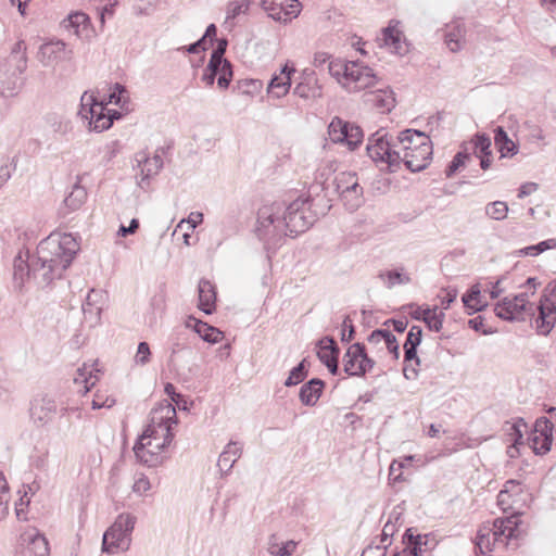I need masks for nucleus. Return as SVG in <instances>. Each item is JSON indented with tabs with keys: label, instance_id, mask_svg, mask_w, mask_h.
Here are the masks:
<instances>
[{
	"label": "nucleus",
	"instance_id": "obj_1",
	"mask_svg": "<svg viewBox=\"0 0 556 556\" xmlns=\"http://www.w3.org/2000/svg\"><path fill=\"white\" fill-rule=\"evenodd\" d=\"M80 247L72 233H51L40 241L36 254L20 252L13 264L15 287L22 289L25 281L34 279L40 287L50 285L63 276Z\"/></svg>",
	"mask_w": 556,
	"mask_h": 556
},
{
	"label": "nucleus",
	"instance_id": "obj_2",
	"mask_svg": "<svg viewBox=\"0 0 556 556\" xmlns=\"http://www.w3.org/2000/svg\"><path fill=\"white\" fill-rule=\"evenodd\" d=\"M315 222L316 214L311 210L309 198L301 195L289 203L276 201L260 207L255 235L266 249L277 248L286 237L295 238Z\"/></svg>",
	"mask_w": 556,
	"mask_h": 556
},
{
	"label": "nucleus",
	"instance_id": "obj_3",
	"mask_svg": "<svg viewBox=\"0 0 556 556\" xmlns=\"http://www.w3.org/2000/svg\"><path fill=\"white\" fill-rule=\"evenodd\" d=\"M327 70L350 92L370 88L377 81L372 68L361 61L331 60Z\"/></svg>",
	"mask_w": 556,
	"mask_h": 556
},
{
	"label": "nucleus",
	"instance_id": "obj_4",
	"mask_svg": "<svg viewBox=\"0 0 556 556\" xmlns=\"http://www.w3.org/2000/svg\"><path fill=\"white\" fill-rule=\"evenodd\" d=\"M366 151L381 169L394 173L401 168V151L397 149L396 139L384 129L381 128L369 136Z\"/></svg>",
	"mask_w": 556,
	"mask_h": 556
},
{
	"label": "nucleus",
	"instance_id": "obj_5",
	"mask_svg": "<svg viewBox=\"0 0 556 556\" xmlns=\"http://www.w3.org/2000/svg\"><path fill=\"white\" fill-rule=\"evenodd\" d=\"M136 521V516L131 514L118 515L114 523L103 534L102 552L115 554L118 549L122 552L128 551Z\"/></svg>",
	"mask_w": 556,
	"mask_h": 556
},
{
	"label": "nucleus",
	"instance_id": "obj_6",
	"mask_svg": "<svg viewBox=\"0 0 556 556\" xmlns=\"http://www.w3.org/2000/svg\"><path fill=\"white\" fill-rule=\"evenodd\" d=\"M177 424L176 409L166 404L151 412L150 424L139 439L162 441L167 435L174 439L173 426Z\"/></svg>",
	"mask_w": 556,
	"mask_h": 556
},
{
	"label": "nucleus",
	"instance_id": "obj_7",
	"mask_svg": "<svg viewBox=\"0 0 556 556\" xmlns=\"http://www.w3.org/2000/svg\"><path fill=\"white\" fill-rule=\"evenodd\" d=\"M26 68L27 60L24 56L0 61V96L12 97L21 90L24 84L21 75Z\"/></svg>",
	"mask_w": 556,
	"mask_h": 556
},
{
	"label": "nucleus",
	"instance_id": "obj_8",
	"mask_svg": "<svg viewBox=\"0 0 556 556\" xmlns=\"http://www.w3.org/2000/svg\"><path fill=\"white\" fill-rule=\"evenodd\" d=\"M168 361L170 369L178 371L193 357V350L189 343V332L186 328L176 329L168 339Z\"/></svg>",
	"mask_w": 556,
	"mask_h": 556
},
{
	"label": "nucleus",
	"instance_id": "obj_9",
	"mask_svg": "<svg viewBox=\"0 0 556 556\" xmlns=\"http://www.w3.org/2000/svg\"><path fill=\"white\" fill-rule=\"evenodd\" d=\"M328 135L333 143H341L355 150L364 139L363 129L354 124L343 121L340 117H333L328 126Z\"/></svg>",
	"mask_w": 556,
	"mask_h": 556
},
{
	"label": "nucleus",
	"instance_id": "obj_10",
	"mask_svg": "<svg viewBox=\"0 0 556 556\" xmlns=\"http://www.w3.org/2000/svg\"><path fill=\"white\" fill-rule=\"evenodd\" d=\"M556 282H549L538 305L539 315L535 319V329L539 334L547 336L556 324Z\"/></svg>",
	"mask_w": 556,
	"mask_h": 556
},
{
	"label": "nucleus",
	"instance_id": "obj_11",
	"mask_svg": "<svg viewBox=\"0 0 556 556\" xmlns=\"http://www.w3.org/2000/svg\"><path fill=\"white\" fill-rule=\"evenodd\" d=\"M376 362L367 355L364 343H353L343 356L344 371L349 376L363 377L371 370Z\"/></svg>",
	"mask_w": 556,
	"mask_h": 556
},
{
	"label": "nucleus",
	"instance_id": "obj_12",
	"mask_svg": "<svg viewBox=\"0 0 556 556\" xmlns=\"http://www.w3.org/2000/svg\"><path fill=\"white\" fill-rule=\"evenodd\" d=\"M170 443V435H167L162 441L138 439L135 443L134 452L140 463L148 467H156L164 460V456L161 453L169 446Z\"/></svg>",
	"mask_w": 556,
	"mask_h": 556
},
{
	"label": "nucleus",
	"instance_id": "obj_13",
	"mask_svg": "<svg viewBox=\"0 0 556 556\" xmlns=\"http://www.w3.org/2000/svg\"><path fill=\"white\" fill-rule=\"evenodd\" d=\"M424 142H417L413 151L401 154V164L412 173L424 170L432 159V142L428 135H419Z\"/></svg>",
	"mask_w": 556,
	"mask_h": 556
},
{
	"label": "nucleus",
	"instance_id": "obj_14",
	"mask_svg": "<svg viewBox=\"0 0 556 556\" xmlns=\"http://www.w3.org/2000/svg\"><path fill=\"white\" fill-rule=\"evenodd\" d=\"M262 9L274 21L288 23L301 12L299 0H261Z\"/></svg>",
	"mask_w": 556,
	"mask_h": 556
},
{
	"label": "nucleus",
	"instance_id": "obj_15",
	"mask_svg": "<svg viewBox=\"0 0 556 556\" xmlns=\"http://www.w3.org/2000/svg\"><path fill=\"white\" fill-rule=\"evenodd\" d=\"M553 429L554 426L548 418L540 417L535 420L528 441L536 455H544L551 450L553 443Z\"/></svg>",
	"mask_w": 556,
	"mask_h": 556
},
{
	"label": "nucleus",
	"instance_id": "obj_16",
	"mask_svg": "<svg viewBox=\"0 0 556 556\" xmlns=\"http://www.w3.org/2000/svg\"><path fill=\"white\" fill-rule=\"evenodd\" d=\"M160 152L164 154L166 149L164 147L157 149L156 153L151 159L144 151L136 153L135 161L137 162V166L140 168V179L138 181L140 188L144 189L149 186L150 179L156 176L163 168V159Z\"/></svg>",
	"mask_w": 556,
	"mask_h": 556
},
{
	"label": "nucleus",
	"instance_id": "obj_17",
	"mask_svg": "<svg viewBox=\"0 0 556 556\" xmlns=\"http://www.w3.org/2000/svg\"><path fill=\"white\" fill-rule=\"evenodd\" d=\"M16 556H49V543L37 529L25 531L20 536Z\"/></svg>",
	"mask_w": 556,
	"mask_h": 556
},
{
	"label": "nucleus",
	"instance_id": "obj_18",
	"mask_svg": "<svg viewBox=\"0 0 556 556\" xmlns=\"http://www.w3.org/2000/svg\"><path fill=\"white\" fill-rule=\"evenodd\" d=\"M56 403L48 395H39L31 401L30 418L37 426H43L52 420L56 414Z\"/></svg>",
	"mask_w": 556,
	"mask_h": 556
},
{
	"label": "nucleus",
	"instance_id": "obj_19",
	"mask_svg": "<svg viewBox=\"0 0 556 556\" xmlns=\"http://www.w3.org/2000/svg\"><path fill=\"white\" fill-rule=\"evenodd\" d=\"M72 50L66 49L63 40H51L40 46L37 59L43 66L71 59Z\"/></svg>",
	"mask_w": 556,
	"mask_h": 556
},
{
	"label": "nucleus",
	"instance_id": "obj_20",
	"mask_svg": "<svg viewBox=\"0 0 556 556\" xmlns=\"http://www.w3.org/2000/svg\"><path fill=\"white\" fill-rule=\"evenodd\" d=\"M495 315L507 321L523 320V304H519L513 298L502 299L494 308Z\"/></svg>",
	"mask_w": 556,
	"mask_h": 556
},
{
	"label": "nucleus",
	"instance_id": "obj_21",
	"mask_svg": "<svg viewBox=\"0 0 556 556\" xmlns=\"http://www.w3.org/2000/svg\"><path fill=\"white\" fill-rule=\"evenodd\" d=\"M295 72L294 67H289L286 64L279 74H275L267 87L268 93L276 98L286 96L291 87V75Z\"/></svg>",
	"mask_w": 556,
	"mask_h": 556
},
{
	"label": "nucleus",
	"instance_id": "obj_22",
	"mask_svg": "<svg viewBox=\"0 0 556 556\" xmlns=\"http://www.w3.org/2000/svg\"><path fill=\"white\" fill-rule=\"evenodd\" d=\"M205 70L217 77L219 88H228L232 78L231 63L228 60H218L216 56H211Z\"/></svg>",
	"mask_w": 556,
	"mask_h": 556
},
{
	"label": "nucleus",
	"instance_id": "obj_23",
	"mask_svg": "<svg viewBox=\"0 0 556 556\" xmlns=\"http://www.w3.org/2000/svg\"><path fill=\"white\" fill-rule=\"evenodd\" d=\"M242 450V444L238 441H230L224 447L217 460L222 476L227 475L232 469L236 462L241 457Z\"/></svg>",
	"mask_w": 556,
	"mask_h": 556
},
{
	"label": "nucleus",
	"instance_id": "obj_24",
	"mask_svg": "<svg viewBox=\"0 0 556 556\" xmlns=\"http://www.w3.org/2000/svg\"><path fill=\"white\" fill-rule=\"evenodd\" d=\"M199 308L210 315L215 311L216 291L214 285L202 278L198 285Z\"/></svg>",
	"mask_w": 556,
	"mask_h": 556
},
{
	"label": "nucleus",
	"instance_id": "obj_25",
	"mask_svg": "<svg viewBox=\"0 0 556 556\" xmlns=\"http://www.w3.org/2000/svg\"><path fill=\"white\" fill-rule=\"evenodd\" d=\"M324 388L325 382L321 379L312 378L301 387L299 393L300 401L303 405L314 406L318 402Z\"/></svg>",
	"mask_w": 556,
	"mask_h": 556
},
{
	"label": "nucleus",
	"instance_id": "obj_26",
	"mask_svg": "<svg viewBox=\"0 0 556 556\" xmlns=\"http://www.w3.org/2000/svg\"><path fill=\"white\" fill-rule=\"evenodd\" d=\"M185 328H192L202 340L208 343H217L224 338V334L220 330L208 325L205 321L198 320L195 318L190 317L189 320L186 323Z\"/></svg>",
	"mask_w": 556,
	"mask_h": 556
},
{
	"label": "nucleus",
	"instance_id": "obj_27",
	"mask_svg": "<svg viewBox=\"0 0 556 556\" xmlns=\"http://www.w3.org/2000/svg\"><path fill=\"white\" fill-rule=\"evenodd\" d=\"M367 101L375 108L380 110L381 113H389L395 106L394 93L390 89H379L368 93Z\"/></svg>",
	"mask_w": 556,
	"mask_h": 556
},
{
	"label": "nucleus",
	"instance_id": "obj_28",
	"mask_svg": "<svg viewBox=\"0 0 556 556\" xmlns=\"http://www.w3.org/2000/svg\"><path fill=\"white\" fill-rule=\"evenodd\" d=\"M494 143L501 153V157H511L518 152V146L508 137L502 126L494 129Z\"/></svg>",
	"mask_w": 556,
	"mask_h": 556
},
{
	"label": "nucleus",
	"instance_id": "obj_29",
	"mask_svg": "<svg viewBox=\"0 0 556 556\" xmlns=\"http://www.w3.org/2000/svg\"><path fill=\"white\" fill-rule=\"evenodd\" d=\"M89 24L90 21L88 15L84 12L77 11L71 13L65 20H63L61 25L68 31H73L74 35L81 37Z\"/></svg>",
	"mask_w": 556,
	"mask_h": 556
},
{
	"label": "nucleus",
	"instance_id": "obj_30",
	"mask_svg": "<svg viewBox=\"0 0 556 556\" xmlns=\"http://www.w3.org/2000/svg\"><path fill=\"white\" fill-rule=\"evenodd\" d=\"M465 28L459 23L448 26L444 34V42L451 52H458L465 42Z\"/></svg>",
	"mask_w": 556,
	"mask_h": 556
},
{
	"label": "nucleus",
	"instance_id": "obj_31",
	"mask_svg": "<svg viewBox=\"0 0 556 556\" xmlns=\"http://www.w3.org/2000/svg\"><path fill=\"white\" fill-rule=\"evenodd\" d=\"M419 135H427L424 131L416 130V129H405L401 131L396 137V143L397 149L401 151V154L413 151L414 146L417 144V142H424Z\"/></svg>",
	"mask_w": 556,
	"mask_h": 556
},
{
	"label": "nucleus",
	"instance_id": "obj_32",
	"mask_svg": "<svg viewBox=\"0 0 556 556\" xmlns=\"http://www.w3.org/2000/svg\"><path fill=\"white\" fill-rule=\"evenodd\" d=\"M103 111H105V106L98 102L94 96L88 94L87 92L81 96L79 115L84 119L90 122L94 117V114L102 113Z\"/></svg>",
	"mask_w": 556,
	"mask_h": 556
},
{
	"label": "nucleus",
	"instance_id": "obj_33",
	"mask_svg": "<svg viewBox=\"0 0 556 556\" xmlns=\"http://www.w3.org/2000/svg\"><path fill=\"white\" fill-rule=\"evenodd\" d=\"M378 277L384 281L388 289H392L397 285H407L412 281L410 276L405 271L404 267L381 271Z\"/></svg>",
	"mask_w": 556,
	"mask_h": 556
},
{
	"label": "nucleus",
	"instance_id": "obj_34",
	"mask_svg": "<svg viewBox=\"0 0 556 556\" xmlns=\"http://www.w3.org/2000/svg\"><path fill=\"white\" fill-rule=\"evenodd\" d=\"M338 195H340L344 206L351 212L356 211L364 202L363 188L359 185L342 191Z\"/></svg>",
	"mask_w": 556,
	"mask_h": 556
},
{
	"label": "nucleus",
	"instance_id": "obj_35",
	"mask_svg": "<svg viewBox=\"0 0 556 556\" xmlns=\"http://www.w3.org/2000/svg\"><path fill=\"white\" fill-rule=\"evenodd\" d=\"M87 198V191L85 187L79 184H75L70 194L64 199V205L70 211H76L85 203Z\"/></svg>",
	"mask_w": 556,
	"mask_h": 556
},
{
	"label": "nucleus",
	"instance_id": "obj_36",
	"mask_svg": "<svg viewBox=\"0 0 556 556\" xmlns=\"http://www.w3.org/2000/svg\"><path fill=\"white\" fill-rule=\"evenodd\" d=\"M357 185L359 184L356 174L350 172H342L338 174L332 181L333 190L337 194Z\"/></svg>",
	"mask_w": 556,
	"mask_h": 556
},
{
	"label": "nucleus",
	"instance_id": "obj_37",
	"mask_svg": "<svg viewBox=\"0 0 556 556\" xmlns=\"http://www.w3.org/2000/svg\"><path fill=\"white\" fill-rule=\"evenodd\" d=\"M518 525V517L510 516L506 519H496L494 522V527L497 529L493 534L496 535H505L507 538L515 536V531Z\"/></svg>",
	"mask_w": 556,
	"mask_h": 556
},
{
	"label": "nucleus",
	"instance_id": "obj_38",
	"mask_svg": "<svg viewBox=\"0 0 556 556\" xmlns=\"http://www.w3.org/2000/svg\"><path fill=\"white\" fill-rule=\"evenodd\" d=\"M473 144V152L476 156L492 155L491 151V138L484 132H478L471 140Z\"/></svg>",
	"mask_w": 556,
	"mask_h": 556
},
{
	"label": "nucleus",
	"instance_id": "obj_39",
	"mask_svg": "<svg viewBox=\"0 0 556 556\" xmlns=\"http://www.w3.org/2000/svg\"><path fill=\"white\" fill-rule=\"evenodd\" d=\"M308 369L306 359H302L295 367L290 370L288 378L285 381L286 387H293L301 383L307 376Z\"/></svg>",
	"mask_w": 556,
	"mask_h": 556
},
{
	"label": "nucleus",
	"instance_id": "obj_40",
	"mask_svg": "<svg viewBox=\"0 0 556 556\" xmlns=\"http://www.w3.org/2000/svg\"><path fill=\"white\" fill-rule=\"evenodd\" d=\"M485 215L494 220H503L507 217L508 205L504 201H494L485 205Z\"/></svg>",
	"mask_w": 556,
	"mask_h": 556
},
{
	"label": "nucleus",
	"instance_id": "obj_41",
	"mask_svg": "<svg viewBox=\"0 0 556 556\" xmlns=\"http://www.w3.org/2000/svg\"><path fill=\"white\" fill-rule=\"evenodd\" d=\"M445 314L443 311H439L438 306H433L424 323L427 328L431 331L439 332L443 327Z\"/></svg>",
	"mask_w": 556,
	"mask_h": 556
},
{
	"label": "nucleus",
	"instance_id": "obj_42",
	"mask_svg": "<svg viewBox=\"0 0 556 556\" xmlns=\"http://www.w3.org/2000/svg\"><path fill=\"white\" fill-rule=\"evenodd\" d=\"M382 40H383V43L391 48L393 50V52L397 53V54H402V45H401V33L391 28V27H387L383 29V33H382Z\"/></svg>",
	"mask_w": 556,
	"mask_h": 556
},
{
	"label": "nucleus",
	"instance_id": "obj_43",
	"mask_svg": "<svg viewBox=\"0 0 556 556\" xmlns=\"http://www.w3.org/2000/svg\"><path fill=\"white\" fill-rule=\"evenodd\" d=\"M97 379V376H93L92 371L88 370L87 366L84 365L77 369L74 382L77 384H84V392L87 393L94 386Z\"/></svg>",
	"mask_w": 556,
	"mask_h": 556
},
{
	"label": "nucleus",
	"instance_id": "obj_44",
	"mask_svg": "<svg viewBox=\"0 0 556 556\" xmlns=\"http://www.w3.org/2000/svg\"><path fill=\"white\" fill-rule=\"evenodd\" d=\"M432 307L430 306H420L415 303H409L406 305H403L401 307V311L403 313H407L410 315V317L415 320L424 321V318L428 316Z\"/></svg>",
	"mask_w": 556,
	"mask_h": 556
},
{
	"label": "nucleus",
	"instance_id": "obj_45",
	"mask_svg": "<svg viewBox=\"0 0 556 556\" xmlns=\"http://www.w3.org/2000/svg\"><path fill=\"white\" fill-rule=\"evenodd\" d=\"M462 301L465 307L468 309L469 315L483 311L488 305L486 302L482 301V299H478L477 296L471 295L468 291L463 294Z\"/></svg>",
	"mask_w": 556,
	"mask_h": 556
},
{
	"label": "nucleus",
	"instance_id": "obj_46",
	"mask_svg": "<svg viewBox=\"0 0 556 556\" xmlns=\"http://www.w3.org/2000/svg\"><path fill=\"white\" fill-rule=\"evenodd\" d=\"M470 157V154L466 151H459L455 154L453 160L450 162L445 169V175L447 178H451L454 176V174L465 165L466 160Z\"/></svg>",
	"mask_w": 556,
	"mask_h": 556
},
{
	"label": "nucleus",
	"instance_id": "obj_47",
	"mask_svg": "<svg viewBox=\"0 0 556 556\" xmlns=\"http://www.w3.org/2000/svg\"><path fill=\"white\" fill-rule=\"evenodd\" d=\"M113 125V117L102 113L94 114V117L89 122V126L94 131H103Z\"/></svg>",
	"mask_w": 556,
	"mask_h": 556
},
{
	"label": "nucleus",
	"instance_id": "obj_48",
	"mask_svg": "<svg viewBox=\"0 0 556 556\" xmlns=\"http://www.w3.org/2000/svg\"><path fill=\"white\" fill-rule=\"evenodd\" d=\"M293 94L302 98V99H311L320 97V89L316 86H311L308 84L300 83L293 89Z\"/></svg>",
	"mask_w": 556,
	"mask_h": 556
},
{
	"label": "nucleus",
	"instance_id": "obj_49",
	"mask_svg": "<svg viewBox=\"0 0 556 556\" xmlns=\"http://www.w3.org/2000/svg\"><path fill=\"white\" fill-rule=\"evenodd\" d=\"M528 426L526 422H523L522 419H519L518 421L509 425V428L507 429L508 431V435L511 437V440H513V444L516 445H521L523 444V430L522 429H527Z\"/></svg>",
	"mask_w": 556,
	"mask_h": 556
},
{
	"label": "nucleus",
	"instance_id": "obj_50",
	"mask_svg": "<svg viewBox=\"0 0 556 556\" xmlns=\"http://www.w3.org/2000/svg\"><path fill=\"white\" fill-rule=\"evenodd\" d=\"M422 339V328L417 325H413L407 332L406 341L404 346L418 348Z\"/></svg>",
	"mask_w": 556,
	"mask_h": 556
},
{
	"label": "nucleus",
	"instance_id": "obj_51",
	"mask_svg": "<svg viewBox=\"0 0 556 556\" xmlns=\"http://www.w3.org/2000/svg\"><path fill=\"white\" fill-rule=\"evenodd\" d=\"M296 543L294 541H288L282 545H273L269 548V553L273 556H290L294 553Z\"/></svg>",
	"mask_w": 556,
	"mask_h": 556
},
{
	"label": "nucleus",
	"instance_id": "obj_52",
	"mask_svg": "<svg viewBox=\"0 0 556 556\" xmlns=\"http://www.w3.org/2000/svg\"><path fill=\"white\" fill-rule=\"evenodd\" d=\"M127 92L126 88L122 86L121 84L116 83L114 85V88L112 92L109 96L110 103H114L115 105H118L121 108H124L126 103V99L124 94Z\"/></svg>",
	"mask_w": 556,
	"mask_h": 556
},
{
	"label": "nucleus",
	"instance_id": "obj_53",
	"mask_svg": "<svg viewBox=\"0 0 556 556\" xmlns=\"http://www.w3.org/2000/svg\"><path fill=\"white\" fill-rule=\"evenodd\" d=\"M83 312L86 320L91 324H97L100 320L101 307L96 306L90 302L83 304Z\"/></svg>",
	"mask_w": 556,
	"mask_h": 556
},
{
	"label": "nucleus",
	"instance_id": "obj_54",
	"mask_svg": "<svg viewBox=\"0 0 556 556\" xmlns=\"http://www.w3.org/2000/svg\"><path fill=\"white\" fill-rule=\"evenodd\" d=\"M151 351L150 346L146 341L138 344L135 362L138 365H146L150 362Z\"/></svg>",
	"mask_w": 556,
	"mask_h": 556
},
{
	"label": "nucleus",
	"instance_id": "obj_55",
	"mask_svg": "<svg viewBox=\"0 0 556 556\" xmlns=\"http://www.w3.org/2000/svg\"><path fill=\"white\" fill-rule=\"evenodd\" d=\"M17 166V156H13L7 164L0 166V184L4 185L15 172Z\"/></svg>",
	"mask_w": 556,
	"mask_h": 556
},
{
	"label": "nucleus",
	"instance_id": "obj_56",
	"mask_svg": "<svg viewBox=\"0 0 556 556\" xmlns=\"http://www.w3.org/2000/svg\"><path fill=\"white\" fill-rule=\"evenodd\" d=\"M355 334V327L353 325V320L349 315H346L342 321V330H341V341L350 342Z\"/></svg>",
	"mask_w": 556,
	"mask_h": 556
},
{
	"label": "nucleus",
	"instance_id": "obj_57",
	"mask_svg": "<svg viewBox=\"0 0 556 556\" xmlns=\"http://www.w3.org/2000/svg\"><path fill=\"white\" fill-rule=\"evenodd\" d=\"M249 8V3L244 0H237L228 5L227 18H236L241 13L245 12Z\"/></svg>",
	"mask_w": 556,
	"mask_h": 556
},
{
	"label": "nucleus",
	"instance_id": "obj_58",
	"mask_svg": "<svg viewBox=\"0 0 556 556\" xmlns=\"http://www.w3.org/2000/svg\"><path fill=\"white\" fill-rule=\"evenodd\" d=\"M476 548L479 551L480 554H486L492 551L489 533H482L481 530L478 532Z\"/></svg>",
	"mask_w": 556,
	"mask_h": 556
},
{
	"label": "nucleus",
	"instance_id": "obj_59",
	"mask_svg": "<svg viewBox=\"0 0 556 556\" xmlns=\"http://www.w3.org/2000/svg\"><path fill=\"white\" fill-rule=\"evenodd\" d=\"M386 346L391 353L395 359L400 357V345L397 343L396 337L389 330L386 339H384Z\"/></svg>",
	"mask_w": 556,
	"mask_h": 556
},
{
	"label": "nucleus",
	"instance_id": "obj_60",
	"mask_svg": "<svg viewBox=\"0 0 556 556\" xmlns=\"http://www.w3.org/2000/svg\"><path fill=\"white\" fill-rule=\"evenodd\" d=\"M320 351H327L339 355L340 350L337 342L331 337H325L319 341Z\"/></svg>",
	"mask_w": 556,
	"mask_h": 556
},
{
	"label": "nucleus",
	"instance_id": "obj_61",
	"mask_svg": "<svg viewBox=\"0 0 556 556\" xmlns=\"http://www.w3.org/2000/svg\"><path fill=\"white\" fill-rule=\"evenodd\" d=\"M396 529H395V525L394 522H392L391 519H388V521L386 522V525L383 526V529H382V533H381V546L386 545V542L388 541L389 538H392L395 533ZM390 545V542L387 544V546Z\"/></svg>",
	"mask_w": 556,
	"mask_h": 556
},
{
	"label": "nucleus",
	"instance_id": "obj_62",
	"mask_svg": "<svg viewBox=\"0 0 556 556\" xmlns=\"http://www.w3.org/2000/svg\"><path fill=\"white\" fill-rule=\"evenodd\" d=\"M151 488L150 481L147 477L140 476L134 483L132 490L136 493L142 494L149 491Z\"/></svg>",
	"mask_w": 556,
	"mask_h": 556
},
{
	"label": "nucleus",
	"instance_id": "obj_63",
	"mask_svg": "<svg viewBox=\"0 0 556 556\" xmlns=\"http://www.w3.org/2000/svg\"><path fill=\"white\" fill-rule=\"evenodd\" d=\"M139 228V220L137 218H132L130 220V224L129 226H124V225H121L117 233L118 236L121 237H127L129 235H134Z\"/></svg>",
	"mask_w": 556,
	"mask_h": 556
},
{
	"label": "nucleus",
	"instance_id": "obj_64",
	"mask_svg": "<svg viewBox=\"0 0 556 556\" xmlns=\"http://www.w3.org/2000/svg\"><path fill=\"white\" fill-rule=\"evenodd\" d=\"M386 548L387 545H369L363 551L362 556H386Z\"/></svg>",
	"mask_w": 556,
	"mask_h": 556
}]
</instances>
